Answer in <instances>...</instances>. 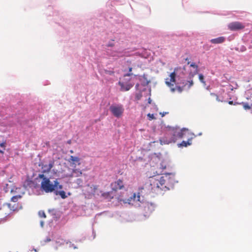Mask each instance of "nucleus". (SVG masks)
Here are the masks:
<instances>
[{
  "instance_id": "f257e3e1",
  "label": "nucleus",
  "mask_w": 252,
  "mask_h": 252,
  "mask_svg": "<svg viewBox=\"0 0 252 252\" xmlns=\"http://www.w3.org/2000/svg\"><path fill=\"white\" fill-rule=\"evenodd\" d=\"M184 72V68H176L174 71L170 74L169 77L165 79V84L172 92L177 91L179 93H181L183 89L180 85H183L184 87L188 85V88H190L193 85L192 80L186 81Z\"/></svg>"
},
{
  "instance_id": "f03ea898",
  "label": "nucleus",
  "mask_w": 252,
  "mask_h": 252,
  "mask_svg": "<svg viewBox=\"0 0 252 252\" xmlns=\"http://www.w3.org/2000/svg\"><path fill=\"white\" fill-rule=\"evenodd\" d=\"M188 129L183 128L179 130L176 127H169L164 136L160 139L161 144H168L175 143L177 139H181L186 136Z\"/></svg>"
},
{
  "instance_id": "7ed1b4c3",
  "label": "nucleus",
  "mask_w": 252,
  "mask_h": 252,
  "mask_svg": "<svg viewBox=\"0 0 252 252\" xmlns=\"http://www.w3.org/2000/svg\"><path fill=\"white\" fill-rule=\"evenodd\" d=\"M109 110L115 117L119 118L123 116L125 108L122 104L115 103L110 105Z\"/></svg>"
},
{
  "instance_id": "20e7f679",
  "label": "nucleus",
  "mask_w": 252,
  "mask_h": 252,
  "mask_svg": "<svg viewBox=\"0 0 252 252\" xmlns=\"http://www.w3.org/2000/svg\"><path fill=\"white\" fill-rule=\"evenodd\" d=\"M108 46V48L107 49L106 53L108 56L117 58L120 57H123L125 55V54L123 51H117L112 48V44H109Z\"/></svg>"
},
{
  "instance_id": "39448f33",
  "label": "nucleus",
  "mask_w": 252,
  "mask_h": 252,
  "mask_svg": "<svg viewBox=\"0 0 252 252\" xmlns=\"http://www.w3.org/2000/svg\"><path fill=\"white\" fill-rule=\"evenodd\" d=\"M11 192L13 194V196L11 197V200L14 202H16L18 200L22 197L24 192L21 190L20 188H16L11 190Z\"/></svg>"
},
{
  "instance_id": "423d86ee",
  "label": "nucleus",
  "mask_w": 252,
  "mask_h": 252,
  "mask_svg": "<svg viewBox=\"0 0 252 252\" xmlns=\"http://www.w3.org/2000/svg\"><path fill=\"white\" fill-rule=\"evenodd\" d=\"M228 27L231 31H237L244 28L245 26L239 22H234L229 24Z\"/></svg>"
},
{
  "instance_id": "0eeeda50",
  "label": "nucleus",
  "mask_w": 252,
  "mask_h": 252,
  "mask_svg": "<svg viewBox=\"0 0 252 252\" xmlns=\"http://www.w3.org/2000/svg\"><path fill=\"white\" fill-rule=\"evenodd\" d=\"M129 80L127 81L124 82L123 81H120L119 82V85L121 87V90L122 91H127L129 90L133 86V84L129 82Z\"/></svg>"
},
{
  "instance_id": "6e6552de",
  "label": "nucleus",
  "mask_w": 252,
  "mask_h": 252,
  "mask_svg": "<svg viewBox=\"0 0 252 252\" xmlns=\"http://www.w3.org/2000/svg\"><path fill=\"white\" fill-rule=\"evenodd\" d=\"M23 186L25 188H30L32 187V179L29 175L26 176L23 182Z\"/></svg>"
},
{
  "instance_id": "1a4fd4ad",
  "label": "nucleus",
  "mask_w": 252,
  "mask_h": 252,
  "mask_svg": "<svg viewBox=\"0 0 252 252\" xmlns=\"http://www.w3.org/2000/svg\"><path fill=\"white\" fill-rule=\"evenodd\" d=\"M192 138L188 139L187 141H183L181 143L178 144L179 147H187L191 145Z\"/></svg>"
},
{
  "instance_id": "9d476101",
  "label": "nucleus",
  "mask_w": 252,
  "mask_h": 252,
  "mask_svg": "<svg viewBox=\"0 0 252 252\" xmlns=\"http://www.w3.org/2000/svg\"><path fill=\"white\" fill-rule=\"evenodd\" d=\"M225 40L224 37L220 36L216 38L212 39L210 42L213 44H220L223 43Z\"/></svg>"
},
{
  "instance_id": "9b49d317",
  "label": "nucleus",
  "mask_w": 252,
  "mask_h": 252,
  "mask_svg": "<svg viewBox=\"0 0 252 252\" xmlns=\"http://www.w3.org/2000/svg\"><path fill=\"white\" fill-rule=\"evenodd\" d=\"M190 66L192 67L193 69V71L191 74V76H193L195 74H197L198 72V65H196L194 63H192L190 64Z\"/></svg>"
},
{
  "instance_id": "f8f14e48",
  "label": "nucleus",
  "mask_w": 252,
  "mask_h": 252,
  "mask_svg": "<svg viewBox=\"0 0 252 252\" xmlns=\"http://www.w3.org/2000/svg\"><path fill=\"white\" fill-rule=\"evenodd\" d=\"M6 141H4L2 143H0V147L2 148V150H0V153L2 154L4 152V150H5L6 147Z\"/></svg>"
},
{
  "instance_id": "ddd939ff",
  "label": "nucleus",
  "mask_w": 252,
  "mask_h": 252,
  "mask_svg": "<svg viewBox=\"0 0 252 252\" xmlns=\"http://www.w3.org/2000/svg\"><path fill=\"white\" fill-rule=\"evenodd\" d=\"M199 79L200 81L203 84L204 86L205 87V86H206V82L204 81V76H203V74H199Z\"/></svg>"
},
{
  "instance_id": "4468645a",
  "label": "nucleus",
  "mask_w": 252,
  "mask_h": 252,
  "mask_svg": "<svg viewBox=\"0 0 252 252\" xmlns=\"http://www.w3.org/2000/svg\"><path fill=\"white\" fill-rule=\"evenodd\" d=\"M244 108L245 110H248L251 109V106L248 103H242Z\"/></svg>"
},
{
  "instance_id": "2eb2a0df",
  "label": "nucleus",
  "mask_w": 252,
  "mask_h": 252,
  "mask_svg": "<svg viewBox=\"0 0 252 252\" xmlns=\"http://www.w3.org/2000/svg\"><path fill=\"white\" fill-rule=\"evenodd\" d=\"M211 95H212V96H215L216 97V99L218 101H223V100L222 99H220L217 94H215L214 93H211Z\"/></svg>"
},
{
  "instance_id": "dca6fc26",
  "label": "nucleus",
  "mask_w": 252,
  "mask_h": 252,
  "mask_svg": "<svg viewBox=\"0 0 252 252\" xmlns=\"http://www.w3.org/2000/svg\"><path fill=\"white\" fill-rule=\"evenodd\" d=\"M147 116L149 117V120H150L154 119L155 118L154 115L153 114L149 113L147 115Z\"/></svg>"
},
{
  "instance_id": "f3484780",
  "label": "nucleus",
  "mask_w": 252,
  "mask_h": 252,
  "mask_svg": "<svg viewBox=\"0 0 252 252\" xmlns=\"http://www.w3.org/2000/svg\"><path fill=\"white\" fill-rule=\"evenodd\" d=\"M105 73H106V74L110 75H112L114 74V72L113 71H111V70H106Z\"/></svg>"
},
{
  "instance_id": "a211bd4d",
  "label": "nucleus",
  "mask_w": 252,
  "mask_h": 252,
  "mask_svg": "<svg viewBox=\"0 0 252 252\" xmlns=\"http://www.w3.org/2000/svg\"><path fill=\"white\" fill-rule=\"evenodd\" d=\"M246 50V48L244 46H241L240 48V51L241 52H244Z\"/></svg>"
},
{
  "instance_id": "6ab92c4d",
  "label": "nucleus",
  "mask_w": 252,
  "mask_h": 252,
  "mask_svg": "<svg viewBox=\"0 0 252 252\" xmlns=\"http://www.w3.org/2000/svg\"><path fill=\"white\" fill-rule=\"evenodd\" d=\"M145 53H146V51H143L142 53H141V57H143V58H147V55H145Z\"/></svg>"
},
{
  "instance_id": "aec40b11",
  "label": "nucleus",
  "mask_w": 252,
  "mask_h": 252,
  "mask_svg": "<svg viewBox=\"0 0 252 252\" xmlns=\"http://www.w3.org/2000/svg\"><path fill=\"white\" fill-rule=\"evenodd\" d=\"M130 73H127L125 75H124V78H126V77H129L130 76Z\"/></svg>"
},
{
  "instance_id": "412c9836",
  "label": "nucleus",
  "mask_w": 252,
  "mask_h": 252,
  "mask_svg": "<svg viewBox=\"0 0 252 252\" xmlns=\"http://www.w3.org/2000/svg\"><path fill=\"white\" fill-rule=\"evenodd\" d=\"M167 113V112H163V113H160V114L161 115V117H163Z\"/></svg>"
},
{
  "instance_id": "4be33fe9",
  "label": "nucleus",
  "mask_w": 252,
  "mask_h": 252,
  "mask_svg": "<svg viewBox=\"0 0 252 252\" xmlns=\"http://www.w3.org/2000/svg\"><path fill=\"white\" fill-rule=\"evenodd\" d=\"M71 143V140H69L67 141V143L68 144H70Z\"/></svg>"
},
{
  "instance_id": "5701e85b",
  "label": "nucleus",
  "mask_w": 252,
  "mask_h": 252,
  "mask_svg": "<svg viewBox=\"0 0 252 252\" xmlns=\"http://www.w3.org/2000/svg\"><path fill=\"white\" fill-rule=\"evenodd\" d=\"M138 86H139V84H136V85H135V88L137 89V88L138 87Z\"/></svg>"
},
{
  "instance_id": "b1692460",
  "label": "nucleus",
  "mask_w": 252,
  "mask_h": 252,
  "mask_svg": "<svg viewBox=\"0 0 252 252\" xmlns=\"http://www.w3.org/2000/svg\"><path fill=\"white\" fill-rule=\"evenodd\" d=\"M151 102V100L150 99V98H149V103H150Z\"/></svg>"
},
{
  "instance_id": "393cba45",
  "label": "nucleus",
  "mask_w": 252,
  "mask_h": 252,
  "mask_svg": "<svg viewBox=\"0 0 252 252\" xmlns=\"http://www.w3.org/2000/svg\"><path fill=\"white\" fill-rule=\"evenodd\" d=\"M232 103H233V101H229V104H232Z\"/></svg>"
},
{
  "instance_id": "a878e982",
  "label": "nucleus",
  "mask_w": 252,
  "mask_h": 252,
  "mask_svg": "<svg viewBox=\"0 0 252 252\" xmlns=\"http://www.w3.org/2000/svg\"><path fill=\"white\" fill-rule=\"evenodd\" d=\"M206 89L207 90H209V86H207V87H206Z\"/></svg>"
},
{
  "instance_id": "bb28decb",
  "label": "nucleus",
  "mask_w": 252,
  "mask_h": 252,
  "mask_svg": "<svg viewBox=\"0 0 252 252\" xmlns=\"http://www.w3.org/2000/svg\"><path fill=\"white\" fill-rule=\"evenodd\" d=\"M46 145H47L48 146L49 145V142H47V143H46Z\"/></svg>"
},
{
  "instance_id": "cd10ccee",
  "label": "nucleus",
  "mask_w": 252,
  "mask_h": 252,
  "mask_svg": "<svg viewBox=\"0 0 252 252\" xmlns=\"http://www.w3.org/2000/svg\"><path fill=\"white\" fill-rule=\"evenodd\" d=\"M70 158H76V157H73V156H71L70 157Z\"/></svg>"
},
{
  "instance_id": "c85d7f7f",
  "label": "nucleus",
  "mask_w": 252,
  "mask_h": 252,
  "mask_svg": "<svg viewBox=\"0 0 252 252\" xmlns=\"http://www.w3.org/2000/svg\"><path fill=\"white\" fill-rule=\"evenodd\" d=\"M0 130H2V131H3L6 130V129H3V130H2V129H0Z\"/></svg>"
},
{
  "instance_id": "c756f323",
  "label": "nucleus",
  "mask_w": 252,
  "mask_h": 252,
  "mask_svg": "<svg viewBox=\"0 0 252 252\" xmlns=\"http://www.w3.org/2000/svg\"><path fill=\"white\" fill-rule=\"evenodd\" d=\"M131 70H132V68H129V71H131Z\"/></svg>"
},
{
  "instance_id": "7c9ffc66",
  "label": "nucleus",
  "mask_w": 252,
  "mask_h": 252,
  "mask_svg": "<svg viewBox=\"0 0 252 252\" xmlns=\"http://www.w3.org/2000/svg\"><path fill=\"white\" fill-rule=\"evenodd\" d=\"M8 207H10V204H8Z\"/></svg>"
},
{
  "instance_id": "2f4dec72",
  "label": "nucleus",
  "mask_w": 252,
  "mask_h": 252,
  "mask_svg": "<svg viewBox=\"0 0 252 252\" xmlns=\"http://www.w3.org/2000/svg\"><path fill=\"white\" fill-rule=\"evenodd\" d=\"M70 153H71L73 152L72 150H70Z\"/></svg>"
}]
</instances>
